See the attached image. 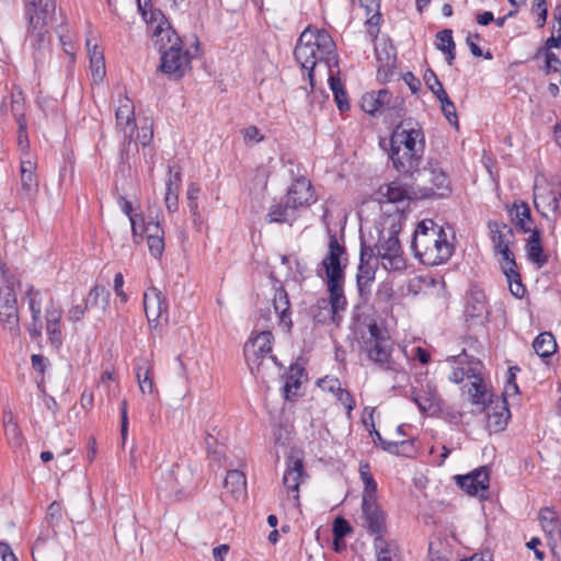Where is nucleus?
<instances>
[{
	"label": "nucleus",
	"mask_w": 561,
	"mask_h": 561,
	"mask_svg": "<svg viewBox=\"0 0 561 561\" xmlns=\"http://www.w3.org/2000/svg\"><path fill=\"white\" fill-rule=\"evenodd\" d=\"M411 248L415 257L428 266L447 262L455 250L444 228L433 219H424L416 226Z\"/></svg>",
	"instance_id": "1"
},
{
	"label": "nucleus",
	"mask_w": 561,
	"mask_h": 561,
	"mask_svg": "<svg viewBox=\"0 0 561 561\" xmlns=\"http://www.w3.org/2000/svg\"><path fill=\"white\" fill-rule=\"evenodd\" d=\"M334 50V43L325 30L307 27L300 35L294 50L296 60L301 67L308 70L311 88H313L314 67L324 61L325 66L331 68V60L337 66L335 56L331 55Z\"/></svg>",
	"instance_id": "2"
},
{
	"label": "nucleus",
	"mask_w": 561,
	"mask_h": 561,
	"mask_svg": "<svg viewBox=\"0 0 561 561\" xmlns=\"http://www.w3.org/2000/svg\"><path fill=\"white\" fill-rule=\"evenodd\" d=\"M56 11V0H24L27 20V41L31 43L35 62L43 61L48 50L50 36L47 30Z\"/></svg>",
	"instance_id": "3"
},
{
	"label": "nucleus",
	"mask_w": 561,
	"mask_h": 561,
	"mask_svg": "<svg viewBox=\"0 0 561 561\" xmlns=\"http://www.w3.org/2000/svg\"><path fill=\"white\" fill-rule=\"evenodd\" d=\"M153 37L159 45L161 53V64L159 70L169 78L179 80L191 69V55L188 50L182 48V41L176 32L171 27L158 25Z\"/></svg>",
	"instance_id": "4"
},
{
	"label": "nucleus",
	"mask_w": 561,
	"mask_h": 561,
	"mask_svg": "<svg viewBox=\"0 0 561 561\" xmlns=\"http://www.w3.org/2000/svg\"><path fill=\"white\" fill-rule=\"evenodd\" d=\"M273 340L271 331H262L252 334L244 344V358L255 377L264 378L265 371L272 365L278 364L276 356L272 355Z\"/></svg>",
	"instance_id": "5"
},
{
	"label": "nucleus",
	"mask_w": 561,
	"mask_h": 561,
	"mask_svg": "<svg viewBox=\"0 0 561 561\" xmlns=\"http://www.w3.org/2000/svg\"><path fill=\"white\" fill-rule=\"evenodd\" d=\"M389 222L388 231L382 228L379 240L375 245L377 257L387 271H402L405 268V261L402 256V248L398 238L401 230L400 220L397 218H388L385 224Z\"/></svg>",
	"instance_id": "6"
},
{
	"label": "nucleus",
	"mask_w": 561,
	"mask_h": 561,
	"mask_svg": "<svg viewBox=\"0 0 561 561\" xmlns=\"http://www.w3.org/2000/svg\"><path fill=\"white\" fill-rule=\"evenodd\" d=\"M363 348L367 357L385 370L399 373L392 360V341L388 332L376 322L368 325V335L363 337Z\"/></svg>",
	"instance_id": "7"
},
{
	"label": "nucleus",
	"mask_w": 561,
	"mask_h": 561,
	"mask_svg": "<svg viewBox=\"0 0 561 561\" xmlns=\"http://www.w3.org/2000/svg\"><path fill=\"white\" fill-rule=\"evenodd\" d=\"M157 488L169 496L181 499L185 495L193 483V476L188 468L178 463L160 466L156 471Z\"/></svg>",
	"instance_id": "8"
},
{
	"label": "nucleus",
	"mask_w": 561,
	"mask_h": 561,
	"mask_svg": "<svg viewBox=\"0 0 561 561\" xmlns=\"http://www.w3.org/2000/svg\"><path fill=\"white\" fill-rule=\"evenodd\" d=\"M403 100L396 96L387 89L378 92H367L362 96L360 106L363 111L371 116L385 115L390 119L403 115Z\"/></svg>",
	"instance_id": "9"
},
{
	"label": "nucleus",
	"mask_w": 561,
	"mask_h": 561,
	"mask_svg": "<svg viewBox=\"0 0 561 561\" xmlns=\"http://www.w3.org/2000/svg\"><path fill=\"white\" fill-rule=\"evenodd\" d=\"M347 254L345 245L339 242L335 233H329L328 252L319 264L318 275L325 276V282L345 280V268L347 266Z\"/></svg>",
	"instance_id": "10"
},
{
	"label": "nucleus",
	"mask_w": 561,
	"mask_h": 561,
	"mask_svg": "<svg viewBox=\"0 0 561 561\" xmlns=\"http://www.w3.org/2000/svg\"><path fill=\"white\" fill-rule=\"evenodd\" d=\"M412 179L423 198L445 197L451 192L447 174L437 165L419 169Z\"/></svg>",
	"instance_id": "11"
},
{
	"label": "nucleus",
	"mask_w": 561,
	"mask_h": 561,
	"mask_svg": "<svg viewBox=\"0 0 561 561\" xmlns=\"http://www.w3.org/2000/svg\"><path fill=\"white\" fill-rule=\"evenodd\" d=\"M389 144L407 147L423 157L424 135L416 123L401 122L391 134Z\"/></svg>",
	"instance_id": "12"
},
{
	"label": "nucleus",
	"mask_w": 561,
	"mask_h": 561,
	"mask_svg": "<svg viewBox=\"0 0 561 561\" xmlns=\"http://www.w3.org/2000/svg\"><path fill=\"white\" fill-rule=\"evenodd\" d=\"M19 310L12 285L0 288V322L12 336L20 335Z\"/></svg>",
	"instance_id": "13"
},
{
	"label": "nucleus",
	"mask_w": 561,
	"mask_h": 561,
	"mask_svg": "<svg viewBox=\"0 0 561 561\" xmlns=\"http://www.w3.org/2000/svg\"><path fill=\"white\" fill-rule=\"evenodd\" d=\"M64 310L58 300L50 298L45 307V330L50 346L59 350L64 343Z\"/></svg>",
	"instance_id": "14"
},
{
	"label": "nucleus",
	"mask_w": 561,
	"mask_h": 561,
	"mask_svg": "<svg viewBox=\"0 0 561 561\" xmlns=\"http://www.w3.org/2000/svg\"><path fill=\"white\" fill-rule=\"evenodd\" d=\"M362 518L364 520V527L370 535L375 536L374 548L376 549V542L378 539L387 540L383 537L387 526V515L380 507L377 501L362 503Z\"/></svg>",
	"instance_id": "15"
},
{
	"label": "nucleus",
	"mask_w": 561,
	"mask_h": 561,
	"mask_svg": "<svg viewBox=\"0 0 561 561\" xmlns=\"http://www.w3.org/2000/svg\"><path fill=\"white\" fill-rule=\"evenodd\" d=\"M20 178L21 183L20 188L18 190V197L23 203L33 204L39 190L36 163L31 160H22Z\"/></svg>",
	"instance_id": "16"
},
{
	"label": "nucleus",
	"mask_w": 561,
	"mask_h": 561,
	"mask_svg": "<svg viewBox=\"0 0 561 561\" xmlns=\"http://www.w3.org/2000/svg\"><path fill=\"white\" fill-rule=\"evenodd\" d=\"M389 145V158L392 161L393 168L404 175L414 178L415 173L419 172L422 156L412 152V150L407 147Z\"/></svg>",
	"instance_id": "17"
},
{
	"label": "nucleus",
	"mask_w": 561,
	"mask_h": 561,
	"mask_svg": "<svg viewBox=\"0 0 561 561\" xmlns=\"http://www.w3.org/2000/svg\"><path fill=\"white\" fill-rule=\"evenodd\" d=\"M144 309L149 324H157L159 320L167 322L169 319L168 301L162 291L156 287L149 288L144 294Z\"/></svg>",
	"instance_id": "18"
},
{
	"label": "nucleus",
	"mask_w": 561,
	"mask_h": 561,
	"mask_svg": "<svg viewBox=\"0 0 561 561\" xmlns=\"http://www.w3.org/2000/svg\"><path fill=\"white\" fill-rule=\"evenodd\" d=\"M376 195L379 203H399L417 197V192L413 185L404 183L401 179H396L381 185Z\"/></svg>",
	"instance_id": "19"
},
{
	"label": "nucleus",
	"mask_w": 561,
	"mask_h": 561,
	"mask_svg": "<svg viewBox=\"0 0 561 561\" xmlns=\"http://www.w3.org/2000/svg\"><path fill=\"white\" fill-rule=\"evenodd\" d=\"M286 197L296 211L309 207L317 199L310 181L304 176L296 179L291 183Z\"/></svg>",
	"instance_id": "20"
},
{
	"label": "nucleus",
	"mask_w": 561,
	"mask_h": 561,
	"mask_svg": "<svg viewBox=\"0 0 561 561\" xmlns=\"http://www.w3.org/2000/svg\"><path fill=\"white\" fill-rule=\"evenodd\" d=\"M411 399L422 413L434 414L440 411L442 400L436 386L431 381L422 385L421 389L413 388Z\"/></svg>",
	"instance_id": "21"
},
{
	"label": "nucleus",
	"mask_w": 561,
	"mask_h": 561,
	"mask_svg": "<svg viewBox=\"0 0 561 561\" xmlns=\"http://www.w3.org/2000/svg\"><path fill=\"white\" fill-rule=\"evenodd\" d=\"M486 412V428L490 432L499 433L506 428L511 412L508 403L504 398H495L484 410Z\"/></svg>",
	"instance_id": "22"
},
{
	"label": "nucleus",
	"mask_w": 561,
	"mask_h": 561,
	"mask_svg": "<svg viewBox=\"0 0 561 561\" xmlns=\"http://www.w3.org/2000/svg\"><path fill=\"white\" fill-rule=\"evenodd\" d=\"M499 254L502 256V271L506 276L512 295L516 298H522L525 295L526 288L522 283L513 252L510 249H504Z\"/></svg>",
	"instance_id": "23"
},
{
	"label": "nucleus",
	"mask_w": 561,
	"mask_h": 561,
	"mask_svg": "<svg viewBox=\"0 0 561 561\" xmlns=\"http://www.w3.org/2000/svg\"><path fill=\"white\" fill-rule=\"evenodd\" d=\"M456 481L469 495H478L489 489L490 472L488 467L482 466L466 476H456Z\"/></svg>",
	"instance_id": "24"
},
{
	"label": "nucleus",
	"mask_w": 561,
	"mask_h": 561,
	"mask_svg": "<svg viewBox=\"0 0 561 561\" xmlns=\"http://www.w3.org/2000/svg\"><path fill=\"white\" fill-rule=\"evenodd\" d=\"M28 299V308L32 314V320L27 324L26 329L33 341L42 337L43 332V320H42V298L39 290L35 289L34 286L28 285L26 290Z\"/></svg>",
	"instance_id": "25"
},
{
	"label": "nucleus",
	"mask_w": 561,
	"mask_h": 561,
	"mask_svg": "<svg viewBox=\"0 0 561 561\" xmlns=\"http://www.w3.org/2000/svg\"><path fill=\"white\" fill-rule=\"evenodd\" d=\"M116 124L125 138L134 139L136 131L135 107L127 96L119 99V105L115 113Z\"/></svg>",
	"instance_id": "26"
},
{
	"label": "nucleus",
	"mask_w": 561,
	"mask_h": 561,
	"mask_svg": "<svg viewBox=\"0 0 561 561\" xmlns=\"http://www.w3.org/2000/svg\"><path fill=\"white\" fill-rule=\"evenodd\" d=\"M466 388L471 403L476 405L480 412H483L486 405L495 399L493 393H491L483 383L481 373L477 374V376L466 385Z\"/></svg>",
	"instance_id": "27"
},
{
	"label": "nucleus",
	"mask_w": 561,
	"mask_h": 561,
	"mask_svg": "<svg viewBox=\"0 0 561 561\" xmlns=\"http://www.w3.org/2000/svg\"><path fill=\"white\" fill-rule=\"evenodd\" d=\"M274 289L275 294L273 297V307L275 313L278 317L279 324L289 330L293 325V322L288 294L278 280H275Z\"/></svg>",
	"instance_id": "28"
},
{
	"label": "nucleus",
	"mask_w": 561,
	"mask_h": 561,
	"mask_svg": "<svg viewBox=\"0 0 561 561\" xmlns=\"http://www.w3.org/2000/svg\"><path fill=\"white\" fill-rule=\"evenodd\" d=\"M465 316L467 320H479V322L483 323L489 316V310L486 307V297L482 290L472 289L467 299Z\"/></svg>",
	"instance_id": "29"
},
{
	"label": "nucleus",
	"mask_w": 561,
	"mask_h": 561,
	"mask_svg": "<svg viewBox=\"0 0 561 561\" xmlns=\"http://www.w3.org/2000/svg\"><path fill=\"white\" fill-rule=\"evenodd\" d=\"M291 206L286 196L274 203L266 214V221L268 224H289L291 226L298 217L297 211Z\"/></svg>",
	"instance_id": "30"
},
{
	"label": "nucleus",
	"mask_w": 561,
	"mask_h": 561,
	"mask_svg": "<svg viewBox=\"0 0 561 561\" xmlns=\"http://www.w3.org/2000/svg\"><path fill=\"white\" fill-rule=\"evenodd\" d=\"M304 476V463L299 458H289L283 476V484L288 492H294V500L299 499V485Z\"/></svg>",
	"instance_id": "31"
},
{
	"label": "nucleus",
	"mask_w": 561,
	"mask_h": 561,
	"mask_svg": "<svg viewBox=\"0 0 561 561\" xmlns=\"http://www.w3.org/2000/svg\"><path fill=\"white\" fill-rule=\"evenodd\" d=\"M507 211L513 225L517 229L523 232H529L535 229L533 228L534 222L531 219L530 208L527 203L523 201L514 202L512 206L507 207Z\"/></svg>",
	"instance_id": "32"
},
{
	"label": "nucleus",
	"mask_w": 561,
	"mask_h": 561,
	"mask_svg": "<svg viewBox=\"0 0 561 561\" xmlns=\"http://www.w3.org/2000/svg\"><path fill=\"white\" fill-rule=\"evenodd\" d=\"M344 283L345 280L325 282L329 293V299H327L328 306L331 308V312L337 314V317H342L341 313L344 312L347 307Z\"/></svg>",
	"instance_id": "33"
},
{
	"label": "nucleus",
	"mask_w": 561,
	"mask_h": 561,
	"mask_svg": "<svg viewBox=\"0 0 561 561\" xmlns=\"http://www.w3.org/2000/svg\"><path fill=\"white\" fill-rule=\"evenodd\" d=\"M182 181L180 168L169 167V179L167 180L165 207L170 213H174L179 207V188Z\"/></svg>",
	"instance_id": "34"
},
{
	"label": "nucleus",
	"mask_w": 561,
	"mask_h": 561,
	"mask_svg": "<svg viewBox=\"0 0 561 561\" xmlns=\"http://www.w3.org/2000/svg\"><path fill=\"white\" fill-rule=\"evenodd\" d=\"M136 377L142 393H153L152 365L147 357H138L135 363Z\"/></svg>",
	"instance_id": "35"
},
{
	"label": "nucleus",
	"mask_w": 561,
	"mask_h": 561,
	"mask_svg": "<svg viewBox=\"0 0 561 561\" xmlns=\"http://www.w3.org/2000/svg\"><path fill=\"white\" fill-rule=\"evenodd\" d=\"M530 236L526 243V253L530 262L536 263L539 267L543 266L548 262V257L543 254L541 245L540 231L534 229L529 231Z\"/></svg>",
	"instance_id": "36"
},
{
	"label": "nucleus",
	"mask_w": 561,
	"mask_h": 561,
	"mask_svg": "<svg viewBox=\"0 0 561 561\" xmlns=\"http://www.w3.org/2000/svg\"><path fill=\"white\" fill-rule=\"evenodd\" d=\"M489 228L492 232V243L496 253L504 249H510L511 238L513 237V229L506 224L499 225L497 222H490Z\"/></svg>",
	"instance_id": "37"
},
{
	"label": "nucleus",
	"mask_w": 561,
	"mask_h": 561,
	"mask_svg": "<svg viewBox=\"0 0 561 561\" xmlns=\"http://www.w3.org/2000/svg\"><path fill=\"white\" fill-rule=\"evenodd\" d=\"M224 488L237 500L245 496V476L239 470H229L224 481Z\"/></svg>",
	"instance_id": "38"
},
{
	"label": "nucleus",
	"mask_w": 561,
	"mask_h": 561,
	"mask_svg": "<svg viewBox=\"0 0 561 561\" xmlns=\"http://www.w3.org/2000/svg\"><path fill=\"white\" fill-rule=\"evenodd\" d=\"M377 262H359L356 275L357 287L360 296L369 290L370 284L375 279Z\"/></svg>",
	"instance_id": "39"
},
{
	"label": "nucleus",
	"mask_w": 561,
	"mask_h": 561,
	"mask_svg": "<svg viewBox=\"0 0 561 561\" xmlns=\"http://www.w3.org/2000/svg\"><path fill=\"white\" fill-rule=\"evenodd\" d=\"M360 479L364 483V491L362 495V503L377 501V483L370 473V466L365 462L359 466Z\"/></svg>",
	"instance_id": "40"
},
{
	"label": "nucleus",
	"mask_w": 561,
	"mask_h": 561,
	"mask_svg": "<svg viewBox=\"0 0 561 561\" xmlns=\"http://www.w3.org/2000/svg\"><path fill=\"white\" fill-rule=\"evenodd\" d=\"M535 353L541 358H548L557 351V342L550 332L538 334L533 343Z\"/></svg>",
	"instance_id": "41"
},
{
	"label": "nucleus",
	"mask_w": 561,
	"mask_h": 561,
	"mask_svg": "<svg viewBox=\"0 0 561 561\" xmlns=\"http://www.w3.org/2000/svg\"><path fill=\"white\" fill-rule=\"evenodd\" d=\"M330 76H329V84L330 89L334 95V101L336 103L337 108L341 112H346L350 110V102L347 99V93L345 91L344 84L342 83L339 76H334L331 72V68L329 69Z\"/></svg>",
	"instance_id": "42"
},
{
	"label": "nucleus",
	"mask_w": 561,
	"mask_h": 561,
	"mask_svg": "<svg viewBox=\"0 0 561 561\" xmlns=\"http://www.w3.org/2000/svg\"><path fill=\"white\" fill-rule=\"evenodd\" d=\"M481 362L476 359L474 357H470L467 362V367H455L449 376V380L459 383L463 381L465 378L472 379L477 374L480 373Z\"/></svg>",
	"instance_id": "43"
},
{
	"label": "nucleus",
	"mask_w": 561,
	"mask_h": 561,
	"mask_svg": "<svg viewBox=\"0 0 561 561\" xmlns=\"http://www.w3.org/2000/svg\"><path fill=\"white\" fill-rule=\"evenodd\" d=\"M375 551L377 561H400L399 546L393 540L378 539Z\"/></svg>",
	"instance_id": "44"
},
{
	"label": "nucleus",
	"mask_w": 561,
	"mask_h": 561,
	"mask_svg": "<svg viewBox=\"0 0 561 561\" xmlns=\"http://www.w3.org/2000/svg\"><path fill=\"white\" fill-rule=\"evenodd\" d=\"M312 316L318 323L332 322L339 324L342 320V317H337V314H333V312H331V308L328 306L325 298L319 299L317 301L312 308Z\"/></svg>",
	"instance_id": "45"
},
{
	"label": "nucleus",
	"mask_w": 561,
	"mask_h": 561,
	"mask_svg": "<svg viewBox=\"0 0 561 561\" xmlns=\"http://www.w3.org/2000/svg\"><path fill=\"white\" fill-rule=\"evenodd\" d=\"M62 520V507L58 502H53L48 508L46 514V522L49 525L50 529L47 530L45 537L49 538L57 535L56 527Z\"/></svg>",
	"instance_id": "46"
},
{
	"label": "nucleus",
	"mask_w": 561,
	"mask_h": 561,
	"mask_svg": "<svg viewBox=\"0 0 561 561\" xmlns=\"http://www.w3.org/2000/svg\"><path fill=\"white\" fill-rule=\"evenodd\" d=\"M111 293L103 286L95 285L89 291L87 298L83 300L85 305H88V309L90 307L98 306L100 300L103 304V308L108 305Z\"/></svg>",
	"instance_id": "47"
},
{
	"label": "nucleus",
	"mask_w": 561,
	"mask_h": 561,
	"mask_svg": "<svg viewBox=\"0 0 561 561\" xmlns=\"http://www.w3.org/2000/svg\"><path fill=\"white\" fill-rule=\"evenodd\" d=\"M302 375V369L298 367H290L289 375L286 378V382L283 387L285 392V398L290 400L291 397L296 396V391L300 388V376Z\"/></svg>",
	"instance_id": "48"
},
{
	"label": "nucleus",
	"mask_w": 561,
	"mask_h": 561,
	"mask_svg": "<svg viewBox=\"0 0 561 561\" xmlns=\"http://www.w3.org/2000/svg\"><path fill=\"white\" fill-rule=\"evenodd\" d=\"M539 518L543 531L551 536L558 526V516L556 511L550 507H543L539 512Z\"/></svg>",
	"instance_id": "49"
},
{
	"label": "nucleus",
	"mask_w": 561,
	"mask_h": 561,
	"mask_svg": "<svg viewBox=\"0 0 561 561\" xmlns=\"http://www.w3.org/2000/svg\"><path fill=\"white\" fill-rule=\"evenodd\" d=\"M440 103L442 112L446 119L455 126H458V116L456 113V106L454 102L449 99L446 91L440 92V98L437 99Z\"/></svg>",
	"instance_id": "50"
},
{
	"label": "nucleus",
	"mask_w": 561,
	"mask_h": 561,
	"mask_svg": "<svg viewBox=\"0 0 561 561\" xmlns=\"http://www.w3.org/2000/svg\"><path fill=\"white\" fill-rule=\"evenodd\" d=\"M11 112L15 118L18 126L23 128L24 122H26L24 114V99L22 93H13L11 96Z\"/></svg>",
	"instance_id": "51"
},
{
	"label": "nucleus",
	"mask_w": 561,
	"mask_h": 561,
	"mask_svg": "<svg viewBox=\"0 0 561 561\" xmlns=\"http://www.w3.org/2000/svg\"><path fill=\"white\" fill-rule=\"evenodd\" d=\"M375 53L377 60L385 67H390L396 61V51L394 47L391 44L385 43L381 49L378 46H376Z\"/></svg>",
	"instance_id": "52"
},
{
	"label": "nucleus",
	"mask_w": 561,
	"mask_h": 561,
	"mask_svg": "<svg viewBox=\"0 0 561 561\" xmlns=\"http://www.w3.org/2000/svg\"><path fill=\"white\" fill-rule=\"evenodd\" d=\"M333 538L334 545L337 546L340 540H343L345 536L352 533L350 523L343 517H336L333 523Z\"/></svg>",
	"instance_id": "53"
},
{
	"label": "nucleus",
	"mask_w": 561,
	"mask_h": 561,
	"mask_svg": "<svg viewBox=\"0 0 561 561\" xmlns=\"http://www.w3.org/2000/svg\"><path fill=\"white\" fill-rule=\"evenodd\" d=\"M371 435H373L374 443L380 444L382 449L390 454L398 455L399 446L405 444V442H388V440H386V438H382V436L376 428H374V431L371 432Z\"/></svg>",
	"instance_id": "54"
},
{
	"label": "nucleus",
	"mask_w": 561,
	"mask_h": 561,
	"mask_svg": "<svg viewBox=\"0 0 561 561\" xmlns=\"http://www.w3.org/2000/svg\"><path fill=\"white\" fill-rule=\"evenodd\" d=\"M201 188L196 183H190L187 187V206L193 216H198V196Z\"/></svg>",
	"instance_id": "55"
},
{
	"label": "nucleus",
	"mask_w": 561,
	"mask_h": 561,
	"mask_svg": "<svg viewBox=\"0 0 561 561\" xmlns=\"http://www.w3.org/2000/svg\"><path fill=\"white\" fill-rule=\"evenodd\" d=\"M437 43L436 48L442 53L446 48H456V44L453 38V31L450 28H445L436 34Z\"/></svg>",
	"instance_id": "56"
},
{
	"label": "nucleus",
	"mask_w": 561,
	"mask_h": 561,
	"mask_svg": "<svg viewBox=\"0 0 561 561\" xmlns=\"http://www.w3.org/2000/svg\"><path fill=\"white\" fill-rule=\"evenodd\" d=\"M424 81L427 88L435 94V96L437 99L440 98V92L445 91V89L443 88L442 82L433 70L428 69L425 71Z\"/></svg>",
	"instance_id": "57"
},
{
	"label": "nucleus",
	"mask_w": 561,
	"mask_h": 561,
	"mask_svg": "<svg viewBox=\"0 0 561 561\" xmlns=\"http://www.w3.org/2000/svg\"><path fill=\"white\" fill-rule=\"evenodd\" d=\"M153 137L152 124L145 119L144 126L139 130L136 129L134 138L141 144V146H148Z\"/></svg>",
	"instance_id": "58"
},
{
	"label": "nucleus",
	"mask_w": 561,
	"mask_h": 561,
	"mask_svg": "<svg viewBox=\"0 0 561 561\" xmlns=\"http://www.w3.org/2000/svg\"><path fill=\"white\" fill-rule=\"evenodd\" d=\"M205 443L208 455L213 456L215 460H220L224 457V446H219L217 439L211 434H207Z\"/></svg>",
	"instance_id": "59"
},
{
	"label": "nucleus",
	"mask_w": 561,
	"mask_h": 561,
	"mask_svg": "<svg viewBox=\"0 0 561 561\" xmlns=\"http://www.w3.org/2000/svg\"><path fill=\"white\" fill-rule=\"evenodd\" d=\"M148 249L152 256L160 257L164 251V239L160 236L147 238Z\"/></svg>",
	"instance_id": "60"
},
{
	"label": "nucleus",
	"mask_w": 561,
	"mask_h": 561,
	"mask_svg": "<svg viewBox=\"0 0 561 561\" xmlns=\"http://www.w3.org/2000/svg\"><path fill=\"white\" fill-rule=\"evenodd\" d=\"M317 385L327 392L335 394L342 387L341 382L335 377L325 376L317 381Z\"/></svg>",
	"instance_id": "61"
},
{
	"label": "nucleus",
	"mask_w": 561,
	"mask_h": 561,
	"mask_svg": "<svg viewBox=\"0 0 561 561\" xmlns=\"http://www.w3.org/2000/svg\"><path fill=\"white\" fill-rule=\"evenodd\" d=\"M87 310L88 305H85L83 301L81 304L73 305L68 309L67 318L69 321L78 322L82 320Z\"/></svg>",
	"instance_id": "62"
},
{
	"label": "nucleus",
	"mask_w": 561,
	"mask_h": 561,
	"mask_svg": "<svg viewBox=\"0 0 561 561\" xmlns=\"http://www.w3.org/2000/svg\"><path fill=\"white\" fill-rule=\"evenodd\" d=\"M335 397L339 400V402L345 407V409L347 410L348 414L354 410V408H355V400H354L353 396L350 393V391H347L346 389L341 388L335 393Z\"/></svg>",
	"instance_id": "63"
},
{
	"label": "nucleus",
	"mask_w": 561,
	"mask_h": 561,
	"mask_svg": "<svg viewBox=\"0 0 561 561\" xmlns=\"http://www.w3.org/2000/svg\"><path fill=\"white\" fill-rule=\"evenodd\" d=\"M91 73L95 82L102 81L105 76V61L104 59H95L90 61Z\"/></svg>",
	"instance_id": "64"
}]
</instances>
